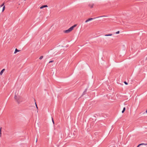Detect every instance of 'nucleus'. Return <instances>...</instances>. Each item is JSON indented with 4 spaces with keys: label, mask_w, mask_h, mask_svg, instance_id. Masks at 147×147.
<instances>
[{
    "label": "nucleus",
    "mask_w": 147,
    "mask_h": 147,
    "mask_svg": "<svg viewBox=\"0 0 147 147\" xmlns=\"http://www.w3.org/2000/svg\"><path fill=\"white\" fill-rule=\"evenodd\" d=\"M106 16H99V17H96V18H89V19H87V20H86V21H85V22L86 23V22H87L90 21H91L94 19H95L96 18H100V17H106Z\"/></svg>",
    "instance_id": "1"
},
{
    "label": "nucleus",
    "mask_w": 147,
    "mask_h": 147,
    "mask_svg": "<svg viewBox=\"0 0 147 147\" xmlns=\"http://www.w3.org/2000/svg\"><path fill=\"white\" fill-rule=\"evenodd\" d=\"M5 70V69H2L1 70V72H0V75H1L3 74V72Z\"/></svg>",
    "instance_id": "2"
},
{
    "label": "nucleus",
    "mask_w": 147,
    "mask_h": 147,
    "mask_svg": "<svg viewBox=\"0 0 147 147\" xmlns=\"http://www.w3.org/2000/svg\"><path fill=\"white\" fill-rule=\"evenodd\" d=\"M48 6L47 5H42L40 7V9H42L43 8L45 7H47Z\"/></svg>",
    "instance_id": "3"
},
{
    "label": "nucleus",
    "mask_w": 147,
    "mask_h": 147,
    "mask_svg": "<svg viewBox=\"0 0 147 147\" xmlns=\"http://www.w3.org/2000/svg\"><path fill=\"white\" fill-rule=\"evenodd\" d=\"M147 145V144H144V143H142V144H140L139 145H138L137 147H139L140 146H141V145Z\"/></svg>",
    "instance_id": "4"
},
{
    "label": "nucleus",
    "mask_w": 147,
    "mask_h": 147,
    "mask_svg": "<svg viewBox=\"0 0 147 147\" xmlns=\"http://www.w3.org/2000/svg\"><path fill=\"white\" fill-rule=\"evenodd\" d=\"M94 4L92 3L90 4L89 5V6L91 8H92L93 7Z\"/></svg>",
    "instance_id": "5"
},
{
    "label": "nucleus",
    "mask_w": 147,
    "mask_h": 147,
    "mask_svg": "<svg viewBox=\"0 0 147 147\" xmlns=\"http://www.w3.org/2000/svg\"><path fill=\"white\" fill-rule=\"evenodd\" d=\"M70 32H71L68 29V30H65V33H68Z\"/></svg>",
    "instance_id": "6"
},
{
    "label": "nucleus",
    "mask_w": 147,
    "mask_h": 147,
    "mask_svg": "<svg viewBox=\"0 0 147 147\" xmlns=\"http://www.w3.org/2000/svg\"><path fill=\"white\" fill-rule=\"evenodd\" d=\"M87 91V89H86L85 90H84V91L82 93V96H83V95H84L85 94V93Z\"/></svg>",
    "instance_id": "7"
},
{
    "label": "nucleus",
    "mask_w": 147,
    "mask_h": 147,
    "mask_svg": "<svg viewBox=\"0 0 147 147\" xmlns=\"http://www.w3.org/2000/svg\"><path fill=\"white\" fill-rule=\"evenodd\" d=\"M87 91V89H86L85 90H84V91L82 93V96H83V95H84L85 94V93Z\"/></svg>",
    "instance_id": "8"
},
{
    "label": "nucleus",
    "mask_w": 147,
    "mask_h": 147,
    "mask_svg": "<svg viewBox=\"0 0 147 147\" xmlns=\"http://www.w3.org/2000/svg\"><path fill=\"white\" fill-rule=\"evenodd\" d=\"M87 91V89H86L85 90H84V91L82 93V96H83V95H84L85 94V93Z\"/></svg>",
    "instance_id": "9"
},
{
    "label": "nucleus",
    "mask_w": 147,
    "mask_h": 147,
    "mask_svg": "<svg viewBox=\"0 0 147 147\" xmlns=\"http://www.w3.org/2000/svg\"><path fill=\"white\" fill-rule=\"evenodd\" d=\"M87 91V89H86L85 90H84V91L82 93V96H83V95H84L85 94V93Z\"/></svg>",
    "instance_id": "10"
},
{
    "label": "nucleus",
    "mask_w": 147,
    "mask_h": 147,
    "mask_svg": "<svg viewBox=\"0 0 147 147\" xmlns=\"http://www.w3.org/2000/svg\"><path fill=\"white\" fill-rule=\"evenodd\" d=\"M19 51V50H18V49H16L15 50V51L14 52V53L15 54H16V53L18 52Z\"/></svg>",
    "instance_id": "11"
},
{
    "label": "nucleus",
    "mask_w": 147,
    "mask_h": 147,
    "mask_svg": "<svg viewBox=\"0 0 147 147\" xmlns=\"http://www.w3.org/2000/svg\"><path fill=\"white\" fill-rule=\"evenodd\" d=\"M69 29V30L70 31H71L74 29V28H73V27L71 26V27H70Z\"/></svg>",
    "instance_id": "12"
},
{
    "label": "nucleus",
    "mask_w": 147,
    "mask_h": 147,
    "mask_svg": "<svg viewBox=\"0 0 147 147\" xmlns=\"http://www.w3.org/2000/svg\"><path fill=\"white\" fill-rule=\"evenodd\" d=\"M112 35V34H106L105 35V36H111Z\"/></svg>",
    "instance_id": "13"
},
{
    "label": "nucleus",
    "mask_w": 147,
    "mask_h": 147,
    "mask_svg": "<svg viewBox=\"0 0 147 147\" xmlns=\"http://www.w3.org/2000/svg\"><path fill=\"white\" fill-rule=\"evenodd\" d=\"M125 107H124L122 111V113H123L124 112V111L125 110Z\"/></svg>",
    "instance_id": "14"
},
{
    "label": "nucleus",
    "mask_w": 147,
    "mask_h": 147,
    "mask_svg": "<svg viewBox=\"0 0 147 147\" xmlns=\"http://www.w3.org/2000/svg\"><path fill=\"white\" fill-rule=\"evenodd\" d=\"M5 9V6H4L3 8V9H2V11H4Z\"/></svg>",
    "instance_id": "15"
},
{
    "label": "nucleus",
    "mask_w": 147,
    "mask_h": 147,
    "mask_svg": "<svg viewBox=\"0 0 147 147\" xmlns=\"http://www.w3.org/2000/svg\"><path fill=\"white\" fill-rule=\"evenodd\" d=\"M43 58V56H40V58H39V59H40V60H41V59H42Z\"/></svg>",
    "instance_id": "16"
},
{
    "label": "nucleus",
    "mask_w": 147,
    "mask_h": 147,
    "mask_svg": "<svg viewBox=\"0 0 147 147\" xmlns=\"http://www.w3.org/2000/svg\"><path fill=\"white\" fill-rule=\"evenodd\" d=\"M14 98L16 100H17L18 97L17 96H16V95L15 96Z\"/></svg>",
    "instance_id": "17"
},
{
    "label": "nucleus",
    "mask_w": 147,
    "mask_h": 147,
    "mask_svg": "<svg viewBox=\"0 0 147 147\" xmlns=\"http://www.w3.org/2000/svg\"><path fill=\"white\" fill-rule=\"evenodd\" d=\"M76 24H75L74 25H73V26H72V27H73V28H74L76 26Z\"/></svg>",
    "instance_id": "18"
},
{
    "label": "nucleus",
    "mask_w": 147,
    "mask_h": 147,
    "mask_svg": "<svg viewBox=\"0 0 147 147\" xmlns=\"http://www.w3.org/2000/svg\"><path fill=\"white\" fill-rule=\"evenodd\" d=\"M35 105H36V107L37 109H38V107L37 106V104H36V102H35Z\"/></svg>",
    "instance_id": "19"
},
{
    "label": "nucleus",
    "mask_w": 147,
    "mask_h": 147,
    "mask_svg": "<svg viewBox=\"0 0 147 147\" xmlns=\"http://www.w3.org/2000/svg\"><path fill=\"white\" fill-rule=\"evenodd\" d=\"M1 128L0 129V134L1 136Z\"/></svg>",
    "instance_id": "20"
},
{
    "label": "nucleus",
    "mask_w": 147,
    "mask_h": 147,
    "mask_svg": "<svg viewBox=\"0 0 147 147\" xmlns=\"http://www.w3.org/2000/svg\"><path fill=\"white\" fill-rule=\"evenodd\" d=\"M4 3H3L1 5V7H2L4 5Z\"/></svg>",
    "instance_id": "21"
},
{
    "label": "nucleus",
    "mask_w": 147,
    "mask_h": 147,
    "mask_svg": "<svg viewBox=\"0 0 147 147\" xmlns=\"http://www.w3.org/2000/svg\"><path fill=\"white\" fill-rule=\"evenodd\" d=\"M119 33V31H117V32H116V34H118Z\"/></svg>",
    "instance_id": "22"
},
{
    "label": "nucleus",
    "mask_w": 147,
    "mask_h": 147,
    "mask_svg": "<svg viewBox=\"0 0 147 147\" xmlns=\"http://www.w3.org/2000/svg\"><path fill=\"white\" fill-rule=\"evenodd\" d=\"M124 82L126 85H127L128 84L127 83V82H126L125 81Z\"/></svg>",
    "instance_id": "23"
},
{
    "label": "nucleus",
    "mask_w": 147,
    "mask_h": 147,
    "mask_svg": "<svg viewBox=\"0 0 147 147\" xmlns=\"http://www.w3.org/2000/svg\"><path fill=\"white\" fill-rule=\"evenodd\" d=\"M52 122L54 124V120H53V119L52 117Z\"/></svg>",
    "instance_id": "24"
},
{
    "label": "nucleus",
    "mask_w": 147,
    "mask_h": 147,
    "mask_svg": "<svg viewBox=\"0 0 147 147\" xmlns=\"http://www.w3.org/2000/svg\"><path fill=\"white\" fill-rule=\"evenodd\" d=\"M53 62V60L50 61L49 62V63H50L52 62Z\"/></svg>",
    "instance_id": "25"
},
{
    "label": "nucleus",
    "mask_w": 147,
    "mask_h": 147,
    "mask_svg": "<svg viewBox=\"0 0 147 147\" xmlns=\"http://www.w3.org/2000/svg\"><path fill=\"white\" fill-rule=\"evenodd\" d=\"M146 113H147V110H146Z\"/></svg>",
    "instance_id": "26"
},
{
    "label": "nucleus",
    "mask_w": 147,
    "mask_h": 147,
    "mask_svg": "<svg viewBox=\"0 0 147 147\" xmlns=\"http://www.w3.org/2000/svg\"><path fill=\"white\" fill-rule=\"evenodd\" d=\"M37 140H36V142H37Z\"/></svg>",
    "instance_id": "27"
}]
</instances>
